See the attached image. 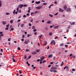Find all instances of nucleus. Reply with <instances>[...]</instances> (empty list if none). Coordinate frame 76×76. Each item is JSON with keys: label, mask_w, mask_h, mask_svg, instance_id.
Here are the masks:
<instances>
[{"label": "nucleus", "mask_w": 76, "mask_h": 76, "mask_svg": "<svg viewBox=\"0 0 76 76\" xmlns=\"http://www.w3.org/2000/svg\"><path fill=\"white\" fill-rule=\"evenodd\" d=\"M53 43L54 44V45H55V44H56V42L54 41V40H53L50 42V44H52V43Z\"/></svg>", "instance_id": "obj_1"}, {"label": "nucleus", "mask_w": 76, "mask_h": 76, "mask_svg": "<svg viewBox=\"0 0 76 76\" xmlns=\"http://www.w3.org/2000/svg\"><path fill=\"white\" fill-rule=\"evenodd\" d=\"M18 7H19V8H20L22 9V7H23V4H21L18 5Z\"/></svg>", "instance_id": "obj_2"}, {"label": "nucleus", "mask_w": 76, "mask_h": 76, "mask_svg": "<svg viewBox=\"0 0 76 76\" xmlns=\"http://www.w3.org/2000/svg\"><path fill=\"white\" fill-rule=\"evenodd\" d=\"M41 8H42V6H40L36 7V9H37V10H39V9H41Z\"/></svg>", "instance_id": "obj_3"}, {"label": "nucleus", "mask_w": 76, "mask_h": 76, "mask_svg": "<svg viewBox=\"0 0 76 76\" xmlns=\"http://www.w3.org/2000/svg\"><path fill=\"white\" fill-rule=\"evenodd\" d=\"M66 12H70L71 11V9L70 8H67V10H66Z\"/></svg>", "instance_id": "obj_4"}, {"label": "nucleus", "mask_w": 76, "mask_h": 76, "mask_svg": "<svg viewBox=\"0 0 76 76\" xmlns=\"http://www.w3.org/2000/svg\"><path fill=\"white\" fill-rule=\"evenodd\" d=\"M54 69H53V67H52L51 69H50V72H53V71H54Z\"/></svg>", "instance_id": "obj_5"}, {"label": "nucleus", "mask_w": 76, "mask_h": 76, "mask_svg": "<svg viewBox=\"0 0 76 76\" xmlns=\"http://www.w3.org/2000/svg\"><path fill=\"white\" fill-rule=\"evenodd\" d=\"M59 12H64V11H63V10L61 8H59Z\"/></svg>", "instance_id": "obj_6"}, {"label": "nucleus", "mask_w": 76, "mask_h": 76, "mask_svg": "<svg viewBox=\"0 0 76 76\" xmlns=\"http://www.w3.org/2000/svg\"><path fill=\"white\" fill-rule=\"evenodd\" d=\"M3 25H6V24L7 23V22H6V21H2V22Z\"/></svg>", "instance_id": "obj_7"}, {"label": "nucleus", "mask_w": 76, "mask_h": 76, "mask_svg": "<svg viewBox=\"0 0 76 76\" xmlns=\"http://www.w3.org/2000/svg\"><path fill=\"white\" fill-rule=\"evenodd\" d=\"M64 9L66 10L67 9V6L66 5H64Z\"/></svg>", "instance_id": "obj_8"}, {"label": "nucleus", "mask_w": 76, "mask_h": 76, "mask_svg": "<svg viewBox=\"0 0 76 76\" xmlns=\"http://www.w3.org/2000/svg\"><path fill=\"white\" fill-rule=\"evenodd\" d=\"M67 69L69 70V67H68V66H65L64 68V70H65V69Z\"/></svg>", "instance_id": "obj_9"}, {"label": "nucleus", "mask_w": 76, "mask_h": 76, "mask_svg": "<svg viewBox=\"0 0 76 76\" xmlns=\"http://www.w3.org/2000/svg\"><path fill=\"white\" fill-rule=\"evenodd\" d=\"M51 22V21H48L46 23H48V24H50V23Z\"/></svg>", "instance_id": "obj_10"}, {"label": "nucleus", "mask_w": 76, "mask_h": 76, "mask_svg": "<svg viewBox=\"0 0 76 76\" xmlns=\"http://www.w3.org/2000/svg\"><path fill=\"white\" fill-rule=\"evenodd\" d=\"M32 54H33V55H34V54H37V52H33L31 53Z\"/></svg>", "instance_id": "obj_11"}, {"label": "nucleus", "mask_w": 76, "mask_h": 76, "mask_svg": "<svg viewBox=\"0 0 76 76\" xmlns=\"http://www.w3.org/2000/svg\"><path fill=\"white\" fill-rule=\"evenodd\" d=\"M35 3H36L37 4H39V3H40V1H36Z\"/></svg>", "instance_id": "obj_12"}, {"label": "nucleus", "mask_w": 76, "mask_h": 76, "mask_svg": "<svg viewBox=\"0 0 76 76\" xmlns=\"http://www.w3.org/2000/svg\"><path fill=\"white\" fill-rule=\"evenodd\" d=\"M53 57V55H49L48 58H50V57Z\"/></svg>", "instance_id": "obj_13"}, {"label": "nucleus", "mask_w": 76, "mask_h": 76, "mask_svg": "<svg viewBox=\"0 0 76 76\" xmlns=\"http://www.w3.org/2000/svg\"><path fill=\"white\" fill-rule=\"evenodd\" d=\"M12 61H13V62H16L17 61H16V60H15V59L14 58H12Z\"/></svg>", "instance_id": "obj_14"}, {"label": "nucleus", "mask_w": 76, "mask_h": 76, "mask_svg": "<svg viewBox=\"0 0 76 76\" xmlns=\"http://www.w3.org/2000/svg\"><path fill=\"white\" fill-rule=\"evenodd\" d=\"M53 69H54V70H56V69H57V68L56 67H52Z\"/></svg>", "instance_id": "obj_15"}, {"label": "nucleus", "mask_w": 76, "mask_h": 76, "mask_svg": "<svg viewBox=\"0 0 76 76\" xmlns=\"http://www.w3.org/2000/svg\"><path fill=\"white\" fill-rule=\"evenodd\" d=\"M49 35H50V36L52 35H53V33L52 32H50L49 34Z\"/></svg>", "instance_id": "obj_16"}, {"label": "nucleus", "mask_w": 76, "mask_h": 76, "mask_svg": "<svg viewBox=\"0 0 76 76\" xmlns=\"http://www.w3.org/2000/svg\"><path fill=\"white\" fill-rule=\"evenodd\" d=\"M10 22L11 23H13V20H11L10 21Z\"/></svg>", "instance_id": "obj_17"}, {"label": "nucleus", "mask_w": 76, "mask_h": 76, "mask_svg": "<svg viewBox=\"0 0 76 76\" xmlns=\"http://www.w3.org/2000/svg\"><path fill=\"white\" fill-rule=\"evenodd\" d=\"M47 42L46 41H45V43H44V45H47Z\"/></svg>", "instance_id": "obj_18"}, {"label": "nucleus", "mask_w": 76, "mask_h": 76, "mask_svg": "<svg viewBox=\"0 0 76 76\" xmlns=\"http://www.w3.org/2000/svg\"><path fill=\"white\" fill-rule=\"evenodd\" d=\"M30 51V50L29 49H26V52H28V51Z\"/></svg>", "instance_id": "obj_19"}, {"label": "nucleus", "mask_w": 76, "mask_h": 76, "mask_svg": "<svg viewBox=\"0 0 76 76\" xmlns=\"http://www.w3.org/2000/svg\"><path fill=\"white\" fill-rule=\"evenodd\" d=\"M40 50L39 49V50H36V52L37 53H38L39 52V51Z\"/></svg>", "instance_id": "obj_20"}, {"label": "nucleus", "mask_w": 76, "mask_h": 76, "mask_svg": "<svg viewBox=\"0 0 76 76\" xmlns=\"http://www.w3.org/2000/svg\"><path fill=\"white\" fill-rule=\"evenodd\" d=\"M59 27V26H55L54 27V29H57V28H58Z\"/></svg>", "instance_id": "obj_21"}, {"label": "nucleus", "mask_w": 76, "mask_h": 76, "mask_svg": "<svg viewBox=\"0 0 76 76\" xmlns=\"http://www.w3.org/2000/svg\"><path fill=\"white\" fill-rule=\"evenodd\" d=\"M28 42L27 41H25V42H24V44H28Z\"/></svg>", "instance_id": "obj_22"}, {"label": "nucleus", "mask_w": 76, "mask_h": 76, "mask_svg": "<svg viewBox=\"0 0 76 76\" xmlns=\"http://www.w3.org/2000/svg\"><path fill=\"white\" fill-rule=\"evenodd\" d=\"M64 45V44L63 43H61L60 45V46H63V45Z\"/></svg>", "instance_id": "obj_23"}, {"label": "nucleus", "mask_w": 76, "mask_h": 76, "mask_svg": "<svg viewBox=\"0 0 76 76\" xmlns=\"http://www.w3.org/2000/svg\"><path fill=\"white\" fill-rule=\"evenodd\" d=\"M46 61L45 60H44V61H42V63H46Z\"/></svg>", "instance_id": "obj_24"}, {"label": "nucleus", "mask_w": 76, "mask_h": 76, "mask_svg": "<svg viewBox=\"0 0 76 76\" xmlns=\"http://www.w3.org/2000/svg\"><path fill=\"white\" fill-rule=\"evenodd\" d=\"M6 15H10V13L8 12H7L6 13Z\"/></svg>", "instance_id": "obj_25"}, {"label": "nucleus", "mask_w": 76, "mask_h": 76, "mask_svg": "<svg viewBox=\"0 0 76 76\" xmlns=\"http://www.w3.org/2000/svg\"><path fill=\"white\" fill-rule=\"evenodd\" d=\"M45 58V57H44V56H43V57H41L40 58L41 59H44Z\"/></svg>", "instance_id": "obj_26"}, {"label": "nucleus", "mask_w": 76, "mask_h": 76, "mask_svg": "<svg viewBox=\"0 0 76 76\" xmlns=\"http://www.w3.org/2000/svg\"><path fill=\"white\" fill-rule=\"evenodd\" d=\"M24 26V24H21V27H23V26Z\"/></svg>", "instance_id": "obj_27"}, {"label": "nucleus", "mask_w": 76, "mask_h": 76, "mask_svg": "<svg viewBox=\"0 0 76 76\" xmlns=\"http://www.w3.org/2000/svg\"><path fill=\"white\" fill-rule=\"evenodd\" d=\"M76 56H72L71 58H75Z\"/></svg>", "instance_id": "obj_28"}, {"label": "nucleus", "mask_w": 76, "mask_h": 76, "mask_svg": "<svg viewBox=\"0 0 76 76\" xmlns=\"http://www.w3.org/2000/svg\"><path fill=\"white\" fill-rule=\"evenodd\" d=\"M75 24V23L73 22L72 23V24H71V25H74Z\"/></svg>", "instance_id": "obj_29"}, {"label": "nucleus", "mask_w": 76, "mask_h": 76, "mask_svg": "<svg viewBox=\"0 0 76 76\" xmlns=\"http://www.w3.org/2000/svg\"><path fill=\"white\" fill-rule=\"evenodd\" d=\"M23 7H27V4H24Z\"/></svg>", "instance_id": "obj_30"}, {"label": "nucleus", "mask_w": 76, "mask_h": 76, "mask_svg": "<svg viewBox=\"0 0 76 76\" xmlns=\"http://www.w3.org/2000/svg\"><path fill=\"white\" fill-rule=\"evenodd\" d=\"M19 7H18L17 8V12H19Z\"/></svg>", "instance_id": "obj_31"}, {"label": "nucleus", "mask_w": 76, "mask_h": 76, "mask_svg": "<svg viewBox=\"0 0 76 76\" xmlns=\"http://www.w3.org/2000/svg\"><path fill=\"white\" fill-rule=\"evenodd\" d=\"M73 56V54L72 53H71L70 55H69V57H72Z\"/></svg>", "instance_id": "obj_32"}, {"label": "nucleus", "mask_w": 76, "mask_h": 76, "mask_svg": "<svg viewBox=\"0 0 76 76\" xmlns=\"http://www.w3.org/2000/svg\"><path fill=\"white\" fill-rule=\"evenodd\" d=\"M19 73L20 74H21V73H22V71H20V70L19 71Z\"/></svg>", "instance_id": "obj_33"}, {"label": "nucleus", "mask_w": 76, "mask_h": 76, "mask_svg": "<svg viewBox=\"0 0 76 76\" xmlns=\"http://www.w3.org/2000/svg\"><path fill=\"white\" fill-rule=\"evenodd\" d=\"M58 12H57L56 14H54L55 16H56V15H58Z\"/></svg>", "instance_id": "obj_34"}, {"label": "nucleus", "mask_w": 76, "mask_h": 76, "mask_svg": "<svg viewBox=\"0 0 76 76\" xmlns=\"http://www.w3.org/2000/svg\"><path fill=\"white\" fill-rule=\"evenodd\" d=\"M13 29H14L13 28H12L10 30V31H13Z\"/></svg>", "instance_id": "obj_35"}, {"label": "nucleus", "mask_w": 76, "mask_h": 76, "mask_svg": "<svg viewBox=\"0 0 76 76\" xmlns=\"http://www.w3.org/2000/svg\"><path fill=\"white\" fill-rule=\"evenodd\" d=\"M33 31H34V32H36V31H37V29H34V30H33Z\"/></svg>", "instance_id": "obj_36"}, {"label": "nucleus", "mask_w": 76, "mask_h": 76, "mask_svg": "<svg viewBox=\"0 0 76 76\" xmlns=\"http://www.w3.org/2000/svg\"><path fill=\"white\" fill-rule=\"evenodd\" d=\"M13 14H14V15H15V10H14L13 12Z\"/></svg>", "instance_id": "obj_37"}, {"label": "nucleus", "mask_w": 76, "mask_h": 76, "mask_svg": "<svg viewBox=\"0 0 76 76\" xmlns=\"http://www.w3.org/2000/svg\"><path fill=\"white\" fill-rule=\"evenodd\" d=\"M49 16L51 17L52 18V17H53V15H51L49 14Z\"/></svg>", "instance_id": "obj_38"}, {"label": "nucleus", "mask_w": 76, "mask_h": 76, "mask_svg": "<svg viewBox=\"0 0 76 76\" xmlns=\"http://www.w3.org/2000/svg\"><path fill=\"white\" fill-rule=\"evenodd\" d=\"M5 29L6 30H8L9 29V28L8 27H7L5 28Z\"/></svg>", "instance_id": "obj_39"}, {"label": "nucleus", "mask_w": 76, "mask_h": 76, "mask_svg": "<svg viewBox=\"0 0 76 76\" xmlns=\"http://www.w3.org/2000/svg\"><path fill=\"white\" fill-rule=\"evenodd\" d=\"M29 26H32V24H31V23H29Z\"/></svg>", "instance_id": "obj_40"}, {"label": "nucleus", "mask_w": 76, "mask_h": 76, "mask_svg": "<svg viewBox=\"0 0 76 76\" xmlns=\"http://www.w3.org/2000/svg\"><path fill=\"white\" fill-rule=\"evenodd\" d=\"M30 10H31V9H29L28 11V13H30Z\"/></svg>", "instance_id": "obj_41"}, {"label": "nucleus", "mask_w": 76, "mask_h": 76, "mask_svg": "<svg viewBox=\"0 0 76 76\" xmlns=\"http://www.w3.org/2000/svg\"><path fill=\"white\" fill-rule=\"evenodd\" d=\"M35 26H33L32 28V29H35Z\"/></svg>", "instance_id": "obj_42"}, {"label": "nucleus", "mask_w": 76, "mask_h": 76, "mask_svg": "<svg viewBox=\"0 0 76 76\" xmlns=\"http://www.w3.org/2000/svg\"><path fill=\"white\" fill-rule=\"evenodd\" d=\"M31 58V56H29L28 58V59H29Z\"/></svg>", "instance_id": "obj_43"}, {"label": "nucleus", "mask_w": 76, "mask_h": 76, "mask_svg": "<svg viewBox=\"0 0 76 76\" xmlns=\"http://www.w3.org/2000/svg\"><path fill=\"white\" fill-rule=\"evenodd\" d=\"M65 47H66V48H67V47H68V45H66L65 46Z\"/></svg>", "instance_id": "obj_44"}, {"label": "nucleus", "mask_w": 76, "mask_h": 76, "mask_svg": "<svg viewBox=\"0 0 76 76\" xmlns=\"http://www.w3.org/2000/svg\"><path fill=\"white\" fill-rule=\"evenodd\" d=\"M26 58V55L25 56V57L24 58V59L25 60Z\"/></svg>", "instance_id": "obj_45"}, {"label": "nucleus", "mask_w": 76, "mask_h": 76, "mask_svg": "<svg viewBox=\"0 0 76 76\" xmlns=\"http://www.w3.org/2000/svg\"><path fill=\"white\" fill-rule=\"evenodd\" d=\"M72 71H73V72H75V69H72Z\"/></svg>", "instance_id": "obj_46"}, {"label": "nucleus", "mask_w": 76, "mask_h": 76, "mask_svg": "<svg viewBox=\"0 0 76 76\" xmlns=\"http://www.w3.org/2000/svg\"><path fill=\"white\" fill-rule=\"evenodd\" d=\"M18 50H21V49H20V48L18 47Z\"/></svg>", "instance_id": "obj_47"}, {"label": "nucleus", "mask_w": 76, "mask_h": 76, "mask_svg": "<svg viewBox=\"0 0 76 76\" xmlns=\"http://www.w3.org/2000/svg\"><path fill=\"white\" fill-rule=\"evenodd\" d=\"M11 39V38H9L8 39V41H10V40Z\"/></svg>", "instance_id": "obj_48"}, {"label": "nucleus", "mask_w": 76, "mask_h": 76, "mask_svg": "<svg viewBox=\"0 0 76 76\" xmlns=\"http://www.w3.org/2000/svg\"><path fill=\"white\" fill-rule=\"evenodd\" d=\"M9 24H8V25L6 26V27H9Z\"/></svg>", "instance_id": "obj_49"}, {"label": "nucleus", "mask_w": 76, "mask_h": 76, "mask_svg": "<svg viewBox=\"0 0 76 76\" xmlns=\"http://www.w3.org/2000/svg\"><path fill=\"white\" fill-rule=\"evenodd\" d=\"M57 38H58V37H56L54 38V39H57Z\"/></svg>", "instance_id": "obj_50"}, {"label": "nucleus", "mask_w": 76, "mask_h": 76, "mask_svg": "<svg viewBox=\"0 0 76 76\" xmlns=\"http://www.w3.org/2000/svg\"><path fill=\"white\" fill-rule=\"evenodd\" d=\"M56 57H53V60H56Z\"/></svg>", "instance_id": "obj_51"}, {"label": "nucleus", "mask_w": 76, "mask_h": 76, "mask_svg": "<svg viewBox=\"0 0 76 76\" xmlns=\"http://www.w3.org/2000/svg\"><path fill=\"white\" fill-rule=\"evenodd\" d=\"M1 37H3V36H4V34H0Z\"/></svg>", "instance_id": "obj_52"}, {"label": "nucleus", "mask_w": 76, "mask_h": 76, "mask_svg": "<svg viewBox=\"0 0 76 76\" xmlns=\"http://www.w3.org/2000/svg\"><path fill=\"white\" fill-rule=\"evenodd\" d=\"M29 36H31V35L28 34L27 37L29 38Z\"/></svg>", "instance_id": "obj_53"}, {"label": "nucleus", "mask_w": 76, "mask_h": 76, "mask_svg": "<svg viewBox=\"0 0 76 76\" xmlns=\"http://www.w3.org/2000/svg\"><path fill=\"white\" fill-rule=\"evenodd\" d=\"M43 5H47V3H45L43 4Z\"/></svg>", "instance_id": "obj_54"}, {"label": "nucleus", "mask_w": 76, "mask_h": 76, "mask_svg": "<svg viewBox=\"0 0 76 76\" xmlns=\"http://www.w3.org/2000/svg\"><path fill=\"white\" fill-rule=\"evenodd\" d=\"M51 65H49L48 66V67H51Z\"/></svg>", "instance_id": "obj_55"}, {"label": "nucleus", "mask_w": 76, "mask_h": 76, "mask_svg": "<svg viewBox=\"0 0 76 76\" xmlns=\"http://www.w3.org/2000/svg\"><path fill=\"white\" fill-rule=\"evenodd\" d=\"M45 30H48V27H46V28H45Z\"/></svg>", "instance_id": "obj_56"}, {"label": "nucleus", "mask_w": 76, "mask_h": 76, "mask_svg": "<svg viewBox=\"0 0 76 76\" xmlns=\"http://www.w3.org/2000/svg\"><path fill=\"white\" fill-rule=\"evenodd\" d=\"M26 15H27V16H29L30 15L29 13H28V14L27 13V14Z\"/></svg>", "instance_id": "obj_57"}, {"label": "nucleus", "mask_w": 76, "mask_h": 76, "mask_svg": "<svg viewBox=\"0 0 76 76\" xmlns=\"http://www.w3.org/2000/svg\"><path fill=\"white\" fill-rule=\"evenodd\" d=\"M33 68V69H36V66H34Z\"/></svg>", "instance_id": "obj_58"}, {"label": "nucleus", "mask_w": 76, "mask_h": 76, "mask_svg": "<svg viewBox=\"0 0 76 76\" xmlns=\"http://www.w3.org/2000/svg\"><path fill=\"white\" fill-rule=\"evenodd\" d=\"M2 2V1H1V0H0V4H1Z\"/></svg>", "instance_id": "obj_59"}, {"label": "nucleus", "mask_w": 76, "mask_h": 76, "mask_svg": "<svg viewBox=\"0 0 76 76\" xmlns=\"http://www.w3.org/2000/svg\"><path fill=\"white\" fill-rule=\"evenodd\" d=\"M23 17H24V18H26V15H23Z\"/></svg>", "instance_id": "obj_60"}, {"label": "nucleus", "mask_w": 76, "mask_h": 76, "mask_svg": "<svg viewBox=\"0 0 76 76\" xmlns=\"http://www.w3.org/2000/svg\"><path fill=\"white\" fill-rule=\"evenodd\" d=\"M22 41H24V39H21Z\"/></svg>", "instance_id": "obj_61"}, {"label": "nucleus", "mask_w": 76, "mask_h": 76, "mask_svg": "<svg viewBox=\"0 0 76 76\" xmlns=\"http://www.w3.org/2000/svg\"><path fill=\"white\" fill-rule=\"evenodd\" d=\"M53 62H51L50 63V64H53Z\"/></svg>", "instance_id": "obj_62"}, {"label": "nucleus", "mask_w": 76, "mask_h": 76, "mask_svg": "<svg viewBox=\"0 0 76 76\" xmlns=\"http://www.w3.org/2000/svg\"><path fill=\"white\" fill-rule=\"evenodd\" d=\"M37 61H40V59H38L37 60Z\"/></svg>", "instance_id": "obj_63"}, {"label": "nucleus", "mask_w": 76, "mask_h": 76, "mask_svg": "<svg viewBox=\"0 0 76 76\" xmlns=\"http://www.w3.org/2000/svg\"><path fill=\"white\" fill-rule=\"evenodd\" d=\"M53 72H55L56 73V72H57V70H55Z\"/></svg>", "instance_id": "obj_64"}]
</instances>
